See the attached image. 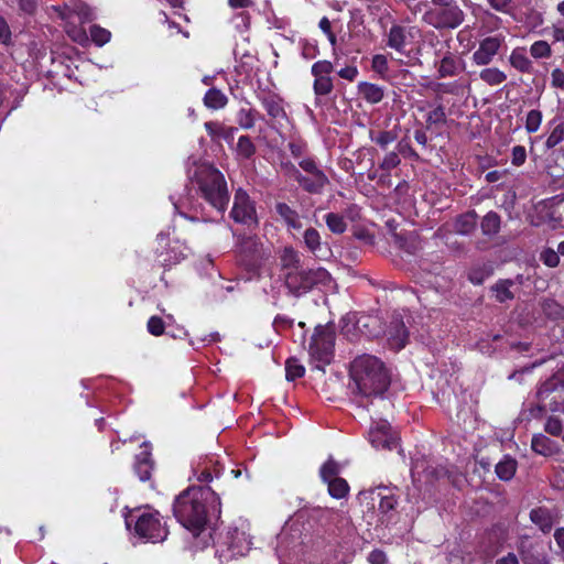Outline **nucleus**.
Instances as JSON below:
<instances>
[{
  "mask_svg": "<svg viewBox=\"0 0 564 564\" xmlns=\"http://www.w3.org/2000/svg\"><path fill=\"white\" fill-rule=\"evenodd\" d=\"M221 503L208 486L192 487L180 494L173 505L177 521L194 536H198L209 519L219 518Z\"/></svg>",
  "mask_w": 564,
  "mask_h": 564,
  "instance_id": "nucleus-1",
  "label": "nucleus"
},
{
  "mask_svg": "<svg viewBox=\"0 0 564 564\" xmlns=\"http://www.w3.org/2000/svg\"><path fill=\"white\" fill-rule=\"evenodd\" d=\"M350 378L356 386V392L366 399L381 398L391 383L390 371L383 361L367 354L354 359Z\"/></svg>",
  "mask_w": 564,
  "mask_h": 564,
  "instance_id": "nucleus-2",
  "label": "nucleus"
},
{
  "mask_svg": "<svg viewBox=\"0 0 564 564\" xmlns=\"http://www.w3.org/2000/svg\"><path fill=\"white\" fill-rule=\"evenodd\" d=\"M187 174L192 188L221 217L229 202L221 172L207 163H194V167L187 169Z\"/></svg>",
  "mask_w": 564,
  "mask_h": 564,
  "instance_id": "nucleus-3",
  "label": "nucleus"
},
{
  "mask_svg": "<svg viewBox=\"0 0 564 564\" xmlns=\"http://www.w3.org/2000/svg\"><path fill=\"white\" fill-rule=\"evenodd\" d=\"M134 523V533L142 540L156 543L167 536V530L161 522L160 513L151 510H138L126 516L128 529Z\"/></svg>",
  "mask_w": 564,
  "mask_h": 564,
  "instance_id": "nucleus-4",
  "label": "nucleus"
},
{
  "mask_svg": "<svg viewBox=\"0 0 564 564\" xmlns=\"http://www.w3.org/2000/svg\"><path fill=\"white\" fill-rule=\"evenodd\" d=\"M283 276L289 293L295 297L308 293L314 286L325 285L330 281V274L324 268H301L285 272Z\"/></svg>",
  "mask_w": 564,
  "mask_h": 564,
  "instance_id": "nucleus-5",
  "label": "nucleus"
},
{
  "mask_svg": "<svg viewBox=\"0 0 564 564\" xmlns=\"http://www.w3.org/2000/svg\"><path fill=\"white\" fill-rule=\"evenodd\" d=\"M250 545L251 540L247 532V525L242 524L240 529L229 528L223 541L217 544L216 555L221 563L227 564L236 557L245 556L249 552Z\"/></svg>",
  "mask_w": 564,
  "mask_h": 564,
  "instance_id": "nucleus-6",
  "label": "nucleus"
},
{
  "mask_svg": "<svg viewBox=\"0 0 564 564\" xmlns=\"http://www.w3.org/2000/svg\"><path fill=\"white\" fill-rule=\"evenodd\" d=\"M422 20L437 30L456 29L464 22L465 13L457 4L445 6L425 11Z\"/></svg>",
  "mask_w": 564,
  "mask_h": 564,
  "instance_id": "nucleus-7",
  "label": "nucleus"
},
{
  "mask_svg": "<svg viewBox=\"0 0 564 564\" xmlns=\"http://www.w3.org/2000/svg\"><path fill=\"white\" fill-rule=\"evenodd\" d=\"M335 333L333 327L318 325L312 336L308 352L312 359L327 365L334 356Z\"/></svg>",
  "mask_w": 564,
  "mask_h": 564,
  "instance_id": "nucleus-8",
  "label": "nucleus"
},
{
  "mask_svg": "<svg viewBox=\"0 0 564 564\" xmlns=\"http://www.w3.org/2000/svg\"><path fill=\"white\" fill-rule=\"evenodd\" d=\"M299 167L306 173L301 172L302 189L310 194H321L329 181L316 161L311 156L302 158L299 160Z\"/></svg>",
  "mask_w": 564,
  "mask_h": 564,
  "instance_id": "nucleus-9",
  "label": "nucleus"
},
{
  "mask_svg": "<svg viewBox=\"0 0 564 564\" xmlns=\"http://www.w3.org/2000/svg\"><path fill=\"white\" fill-rule=\"evenodd\" d=\"M295 522H286L276 536V554L280 558L297 556L302 550V538L299 528H294Z\"/></svg>",
  "mask_w": 564,
  "mask_h": 564,
  "instance_id": "nucleus-10",
  "label": "nucleus"
},
{
  "mask_svg": "<svg viewBox=\"0 0 564 564\" xmlns=\"http://www.w3.org/2000/svg\"><path fill=\"white\" fill-rule=\"evenodd\" d=\"M505 37L502 35L486 36L479 42L477 50L473 53V62L477 66H486L490 64L495 56L499 53Z\"/></svg>",
  "mask_w": 564,
  "mask_h": 564,
  "instance_id": "nucleus-11",
  "label": "nucleus"
},
{
  "mask_svg": "<svg viewBox=\"0 0 564 564\" xmlns=\"http://www.w3.org/2000/svg\"><path fill=\"white\" fill-rule=\"evenodd\" d=\"M230 216L236 223L243 225H252L257 223L254 206L245 191L238 189L236 192Z\"/></svg>",
  "mask_w": 564,
  "mask_h": 564,
  "instance_id": "nucleus-12",
  "label": "nucleus"
},
{
  "mask_svg": "<svg viewBox=\"0 0 564 564\" xmlns=\"http://www.w3.org/2000/svg\"><path fill=\"white\" fill-rule=\"evenodd\" d=\"M237 248L250 265H256L270 254L256 236H243L239 238Z\"/></svg>",
  "mask_w": 564,
  "mask_h": 564,
  "instance_id": "nucleus-13",
  "label": "nucleus"
},
{
  "mask_svg": "<svg viewBox=\"0 0 564 564\" xmlns=\"http://www.w3.org/2000/svg\"><path fill=\"white\" fill-rule=\"evenodd\" d=\"M369 440L373 447L393 449L398 446V438L392 434L387 421L376 422L369 431Z\"/></svg>",
  "mask_w": 564,
  "mask_h": 564,
  "instance_id": "nucleus-14",
  "label": "nucleus"
},
{
  "mask_svg": "<svg viewBox=\"0 0 564 564\" xmlns=\"http://www.w3.org/2000/svg\"><path fill=\"white\" fill-rule=\"evenodd\" d=\"M142 451L135 456L134 471L141 481H148L151 478L154 468V462L151 457V445L143 442Z\"/></svg>",
  "mask_w": 564,
  "mask_h": 564,
  "instance_id": "nucleus-15",
  "label": "nucleus"
},
{
  "mask_svg": "<svg viewBox=\"0 0 564 564\" xmlns=\"http://www.w3.org/2000/svg\"><path fill=\"white\" fill-rule=\"evenodd\" d=\"M59 18L65 21V32L77 44L86 46L89 43V36L85 29L77 26L75 21L72 20V14L65 11L59 12Z\"/></svg>",
  "mask_w": 564,
  "mask_h": 564,
  "instance_id": "nucleus-16",
  "label": "nucleus"
},
{
  "mask_svg": "<svg viewBox=\"0 0 564 564\" xmlns=\"http://www.w3.org/2000/svg\"><path fill=\"white\" fill-rule=\"evenodd\" d=\"M436 68L440 78L454 77L463 70L464 63L448 53L436 64Z\"/></svg>",
  "mask_w": 564,
  "mask_h": 564,
  "instance_id": "nucleus-17",
  "label": "nucleus"
},
{
  "mask_svg": "<svg viewBox=\"0 0 564 564\" xmlns=\"http://www.w3.org/2000/svg\"><path fill=\"white\" fill-rule=\"evenodd\" d=\"M205 129L214 141L223 139L229 144L234 142L238 130L236 127H228L217 121L205 122Z\"/></svg>",
  "mask_w": 564,
  "mask_h": 564,
  "instance_id": "nucleus-18",
  "label": "nucleus"
},
{
  "mask_svg": "<svg viewBox=\"0 0 564 564\" xmlns=\"http://www.w3.org/2000/svg\"><path fill=\"white\" fill-rule=\"evenodd\" d=\"M388 336L391 346L400 350L405 346L409 333L401 319L393 318L388 329Z\"/></svg>",
  "mask_w": 564,
  "mask_h": 564,
  "instance_id": "nucleus-19",
  "label": "nucleus"
},
{
  "mask_svg": "<svg viewBox=\"0 0 564 564\" xmlns=\"http://www.w3.org/2000/svg\"><path fill=\"white\" fill-rule=\"evenodd\" d=\"M262 107L265 109L268 116L273 119L285 117V111L282 106V100L276 95L271 93L261 94L259 96Z\"/></svg>",
  "mask_w": 564,
  "mask_h": 564,
  "instance_id": "nucleus-20",
  "label": "nucleus"
},
{
  "mask_svg": "<svg viewBox=\"0 0 564 564\" xmlns=\"http://www.w3.org/2000/svg\"><path fill=\"white\" fill-rule=\"evenodd\" d=\"M531 448L542 456H552L558 452L557 443L543 434H536L532 437Z\"/></svg>",
  "mask_w": 564,
  "mask_h": 564,
  "instance_id": "nucleus-21",
  "label": "nucleus"
},
{
  "mask_svg": "<svg viewBox=\"0 0 564 564\" xmlns=\"http://www.w3.org/2000/svg\"><path fill=\"white\" fill-rule=\"evenodd\" d=\"M57 11H58V13L61 11L70 13L72 20L75 21V18H77V20L80 24L89 23L97 18L95 10L93 8H90L88 4L83 3V2L75 4V7L73 9L65 7V8H58Z\"/></svg>",
  "mask_w": 564,
  "mask_h": 564,
  "instance_id": "nucleus-22",
  "label": "nucleus"
},
{
  "mask_svg": "<svg viewBox=\"0 0 564 564\" xmlns=\"http://www.w3.org/2000/svg\"><path fill=\"white\" fill-rule=\"evenodd\" d=\"M358 93L369 104H378L384 97V90L381 86L368 82L358 84Z\"/></svg>",
  "mask_w": 564,
  "mask_h": 564,
  "instance_id": "nucleus-23",
  "label": "nucleus"
},
{
  "mask_svg": "<svg viewBox=\"0 0 564 564\" xmlns=\"http://www.w3.org/2000/svg\"><path fill=\"white\" fill-rule=\"evenodd\" d=\"M509 62L512 67H514L520 73H531L533 69V64L527 55V50L524 47H516L512 50Z\"/></svg>",
  "mask_w": 564,
  "mask_h": 564,
  "instance_id": "nucleus-24",
  "label": "nucleus"
},
{
  "mask_svg": "<svg viewBox=\"0 0 564 564\" xmlns=\"http://www.w3.org/2000/svg\"><path fill=\"white\" fill-rule=\"evenodd\" d=\"M530 519L544 533L550 532L553 528V514L545 508L532 509L530 512Z\"/></svg>",
  "mask_w": 564,
  "mask_h": 564,
  "instance_id": "nucleus-25",
  "label": "nucleus"
},
{
  "mask_svg": "<svg viewBox=\"0 0 564 564\" xmlns=\"http://www.w3.org/2000/svg\"><path fill=\"white\" fill-rule=\"evenodd\" d=\"M477 214L471 210L458 216L454 224L453 230L459 235H469L476 227Z\"/></svg>",
  "mask_w": 564,
  "mask_h": 564,
  "instance_id": "nucleus-26",
  "label": "nucleus"
},
{
  "mask_svg": "<svg viewBox=\"0 0 564 564\" xmlns=\"http://www.w3.org/2000/svg\"><path fill=\"white\" fill-rule=\"evenodd\" d=\"M387 45L397 52H404L406 45V32L401 25H392L388 33Z\"/></svg>",
  "mask_w": 564,
  "mask_h": 564,
  "instance_id": "nucleus-27",
  "label": "nucleus"
},
{
  "mask_svg": "<svg viewBox=\"0 0 564 564\" xmlns=\"http://www.w3.org/2000/svg\"><path fill=\"white\" fill-rule=\"evenodd\" d=\"M275 210L278 215L283 219V221L288 225V227L293 229L302 228V223L300 219V215L295 209L289 206L285 203H278L275 205Z\"/></svg>",
  "mask_w": 564,
  "mask_h": 564,
  "instance_id": "nucleus-28",
  "label": "nucleus"
},
{
  "mask_svg": "<svg viewBox=\"0 0 564 564\" xmlns=\"http://www.w3.org/2000/svg\"><path fill=\"white\" fill-rule=\"evenodd\" d=\"M258 118H262L261 115L250 107L240 108L236 116L239 127L246 130L253 128Z\"/></svg>",
  "mask_w": 564,
  "mask_h": 564,
  "instance_id": "nucleus-29",
  "label": "nucleus"
},
{
  "mask_svg": "<svg viewBox=\"0 0 564 564\" xmlns=\"http://www.w3.org/2000/svg\"><path fill=\"white\" fill-rule=\"evenodd\" d=\"M228 102L227 96L217 88H210L204 96V105L209 109H221Z\"/></svg>",
  "mask_w": 564,
  "mask_h": 564,
  "instance_id": "nucleus-30",
  "label": "nucleus"
},
{
  "mask_svg": "<svg viewBox=\"0 0 564 564\" xmlns=\"http://www.w3.org/2000/svg\"><path fill=\"white\" fill-rule=\"evenodd\" d=\"M479 78L490 86H498L507 80V75L497 67H488L480 70Z\"/></svg>",
  "mask_w": 564,
  "mask_h": 564,
  "instance_id": "nucleus-31",
  "label": "nucleus"
},
{
  "mask_svg": "<svg viewBox=\"0 0 564 564\" xmlns=\"http://www.w3.org/2000/svg\"><path fill=\"white\" fill-rule=\"evenodd\" d=\"M300 262V256L295 250L292 248H285L283 250L281 256V265L284 273L301 269L302 267Z\"/></svg>",
  "mask_w": 564,
  "mask_h": 564,
  "instance_id": "nucleus-32",
  "label": "nucleus"
},
{
  "mask_svg": "<svg viewBox=\"0 0 564 564\" xmlns=\"http://www.w3.org/2000/svg\"><path fill=\"white\" fill-rule=\"evenodd\" d=\"M378 496L380 497L378 510L382 514H388L390 511H393L397 506L395 496L387 488H380L378 491Z\"/></svg>",
  "mask_w": 564,
  "mask_h": 564,
  "instance_id": "nucleus-33",
  "label": "nucleus"
},
{
  "mask_svg": "<svg viewBox=\"0 0 564 564\" xmlns=\"http://www.w3.org/2000/svg\"><path fill=\"white\" fill-rule=\"evenodd\" d=\"M517 462L511 457H505L496 465V474L501 480H510L516 473Z\"/></svg>",
  "mask_w": 564,
  "mask_h": 564,
  "instance_id": "nucleus-34",
  "label": "nucleus"
},
{
  "mask_svg": "<svg viewBox=\"0 0 564 564\" xmlns=\"http://www.w3.org/2000/svg\"><path fill=\"white\" fill-rule=\"evenodd\" d=\"M500 229V216L495 212L487 213L481 220V230L484 235H496Z\"/></svg>",
  "mask_w": 564,
  "mask_h": 564,
  "instance_id": "nucleus-35",
  "label": "nucleus"
},
{
  "mask_svg": "<svg viewBox=\"0 0 564 564\" xmlns=\"http://www.w3.org/2000/svg\"><path fill=\"white\" fill-rule=\"evenodd\" d=\"M325 221L328 229L336 235H340L346 231L347 223L345 216L337 213H328L325 215Z\"/></svg>",
  "mask_w": 564,
  "mask_h": 564,
  "instance_id": "nucleus-36",
  "label": "nucleus"
},
{
  "mask_svg": "<svg viewBox=\"0 0 564 564\" xmlns=\"http://www.w3.org/2000/svg\"><path fill=\"white\" fill-rule=\"evenodd\" d=\"M256 153V145L248 135H241L236 145V154L238 158L247 160Z\"/></svg>",
  "mask_w": 564,
  "mask_h": 564,
  "instance_id": "nucleus-37",
  "label": "nucleus"
},
{
  "mask_svg": "<svg viewBox=\"0 0 564 564\" xmlns=\"http://www.w3.org/2000/svg\"><path fill=\"white\" fill-rule=\"evenodd\" d=\"M513 285L511 280H500L494 286L492 291L495 292L496 300L500 303L512 300L513 294L510 288Z\"/></svg>",
  "mask_w": 564,
  "mask_h": 564,
  "instance_id": "nucleus-38",
  "label": "nucleus"
},
{
  "mask_svg": "<svg viewBox=\"0 0 564 564\" xmlns=\"http://www.w3.org/2000/svg\"><path fill=\"white\" fill-rule=\"evenodd\" d=\"M369 138L372 142L378 144L381 149H386L389 144L395 141L397 133L390 130L376 132L369 131Z\"/></svg>",
  "mask_w": 564,
  "mask_h": 564,
  "instance_id": "nucleus-39",
  "label": "nucleus"
},
{
  "mask_svg": "<svg viewBox=\"0 0 564 564\" xmlns=\"http://www.w3.org/2000/svg\"><path fill=\"white\" fill-rule=\"evenodd\" d=\"M328 486V492L333 498L341 499L349 490V486L344 478H335L326 482Z\"/></svg>",
  "mask_w": 564,
  "mask_h": 564,
  "instance_id": "nucleus-40",
  "label": "nucleus"
},
{
  "mask_svg": "<svg viewBox=\"0 0 564 564\" xmlns=\"http://www.w3.org/2000/svg\"><path fill=\"white\" fill-rule=\"evenodd\" d=\"M341 470V466L334 459H328L321 467L319 474L324 482L339 478L338 475Z\"/></svg>",
  "mask_w": 564,
  "mask_h": 564,
  "instance_id": "nucleus-41",
  "label": "nucleus"
},
{
  "mask_svg": "<svg viewBox=\"0 0 564 564\" xmlns=\"http://www.w3.org/2000/svg\"><path fill=\"white\" fill-rule=\"evenodd\" d=\"M543 313L553 319L562 318L564 315V307L552 299H545L541 303Z\"/></svg>",
  "mask_w": 564,
  "mask_h": 564,
  "instance_id": "nucleus-42",
  "label": "nucleus"
},
{
  "mask_svg": "<svg viewBox=\"0 0 564 564\" xmlns=\"http://www.w3.org/2000/svg\"><path fill=\"white\" fill-rule=\"evenodd\" d=\"M530 54L535 59L550 58L552 56V48L546 41L539 40L531 44Z\"/></svg>",
  "mask_w": 564,
  "mask_h": 564,
  "instance_id": "nucleus-43",
  "label": "nucleus"
},
{
  "mask_svg": "<svg viewBox=\"0 0 564 564\" xmlns=\"http://www.w3.org/2000/svg\"><path fill=\"white\" fill-rule=\"evenodd\" d=\"M89 41L91 40L97 46H104L111 39L110 31L99 26L93 25L89 29Z\"/></svg>",
  "mask_w": 564,
  "mask_h": 564,
  "instance_id": "nucleus-44",
  "label": "nucleus"
},
{
  "mask_svg": "<svg viewBox=\"0 0 564 564\" xmlns=\"http://www.w3.org/2000/svg\"><path fill=\"white\" fill-rule=\"evenodd\" d=\"M305 373V368L302 366L295 358H290L285 364V377L286 380L293 381L303 377Z\"/></svg>",
  "mask_w": 564,
  "mask_h": 564,
  "instance_id": "nucleus-45",
  "label": "nucleus"
},
{
  "mask_svg": "<svg viewBox=\"0 0 564 564\" xmlns=\"http://www.w3.org/2000/svg\"><path fill=\"white\" fill-rule=\"evenodd\" d=\"M333 87V80L329 76H314L313 89L315 95H328L332 93Z\"/></svg>",
  "mask_w": 564,
  "mask_h": 564,
  "instance_id": "nucleus-46",
  "label": "nucleus"
},
{
  "mask_svg": "<svg viewBox=\"0 0 564 564\" xmlns=\"http://www.w3.org/2000/svg\"><path fill=\"white\" fill-rule=\"evenodd\" d=\"M433 90L437 95H443V94L459 95L463 91V85L459 82L436 83L433 86Z\"/></svg>",
  "mask_w": 564,
  "mask_h": 564,
  "instance_id": "nucleus-47",
  "label": "nucleus"
},
{
  "mask_svg": "<svg viewBox=\"0 0 564 564\" xmlns=\"http://www.w3.org/2000/svg\"><path fill=\"white\" fill-rule=\"evenodd\" d=\"M542 122V112L540 110H530L525 118V130L529 133L536 132Z\"/></svg>",
  "mask_w": 564,
  "mask_h": 564,
  "instance_id": "nucleus-48",
  "label": "nucleus"
},
{
  "mask_svg": "<svg viewBox=\"0 0 564 564\" xmlns=\"http://www.w3.org/2000/svg\"><path fill=\"white\" fill-rule=\"evenodd\" d=\"M446 122V112L443 105H437L426 116L427 126L441 124Z\"/></svg>",
  "mask_w": 564,
  "mask_h": 564,
  "instance_id": "nucleus-49",
  "label": "nucleus"
},
{
  "mask_svg": "<svg viewBox=\"0 0 564 564\" xmlns=\"http://www.w3.org/2000/svg\"><path fill=\"white\" fill-rule=\"evenodd\" d=\"M304 242L312 252H316L321 248L319 232L314 228L306 229L304 232Z\"/></svg>",
  "mask_w": 564,
  "mask_h": 564,
  "instance_id": "nucleus-50",
  "label": "nucleus"
},
{
  "mask_svg": "<svg viewBox=\"0 0 564 564\" xmlns=\"http://www.w3.org/2000/svg\"><path fill=\"white\" fill-rule=\"evenodd\" d=\"M564 141V124H557L549 134L545 145L547 149H553Z\"/></svg>",
  "mask_w": 564,
  "mask_h": 564,
  "instance_id": "nucleus-51",
  "label": "nucleus"
},
{
  "mask_svg": "<svg viewBox=\"0 0 564 564\" xmlns=\"http://www.w3.org/2000/svg\"><path fill=\"white\" fill-rule=\"evenodd\" d=\"M401 163V159L399 156V154L394 151H391V152H388L382 161L380 162L379 164V167L384 171V172H390L391 170L395 169L397 166H399Z\"/></svg>",
  "mask_w": 564,
  "mask_h": 564,
  "instance_id": "nucleus-52",
  "label": "nucleus"
},
{
  "mask_svg": "<svg viewBox=\"0 0 564 564\" xmlns=\"http://www.w3.org/2000/svg\"><path fill=\"white\" fill-rule=\"evenodd\" d=\"M185 257H186V254L184 252V248L182 249L181 246L176 245V246L172 247L170 249V251H167L165 253V257L162 259V263L164 265L177 263Z\"/></svg>",
  "mask_w": 564,
  "mask_h": 564,
  "instance_id": "nucleus-53",
  "label": "nucleus"
},
{
  "mask_svg": "<svg viewBox=\"0 0 564 564\" xmlns=\"http://www.w3.org/2000/svg\"><path fill=\"white\" fill-rule=\"evenodd\" d=\"M371 68L383 78L389 69L387 56L383 54L373 55L371 61Z\"/></svg>",
  "mask_w": 564,
  "mask_h": 564,
  "instance_id": "nucleus-54",
  "label": "nucleus"
},
{
  "mask_svg": "<svg viewBox=\"0 0 564 564\" xmlns=\"http://www.w3.org/2000/svg\"><path fill=\"white\" fill-rule=\"evenodd\" d=\"M490 275V271L486 267H475L470 269L468 273V280L475 284H481L488 276Z\"/></svg>",
  "mask_w": 564,
  "mask_h": 564,
  "instance_id": "nucleus-55",
  "label": "nucleus"
},
{
  "mask_svg": "<svg viewBox=\"0 0 564 564\" xmlns=\"http://www.w3.org/2000/svg\"><path fill=\"white\" fill-rule=\"evenodd\" d=\"M282 173L292 180H295L301 186V171L291 161H282L280 164Z\"/></svg>",
  "mask_w": 564,
  "mask_h": 564,
  "instance_id": "nucleus-56",
  "label": "nucleus"
},
{
  "mask_svg": "<svg viewBox=\"0 0 564 564\" xmlns=\"http://www.w3.org/2000/svg\"><path fill=\"white\" fill-rule=\"evenodd\" d=\"M544 430L553 436H561L563 434V423L557 416L547 417Z\"/></svg>",
  "mask_w": 564,
  "mask_h": 564,
  "instance_id": "nucleus-57",
  "label": "nucleus"
},
{
  "mask_svg": "<svg viewBox=\"0 0 564 564\" xmlns=\"http://www.w3.org/2000/svg\"><path fill=\"white\" fill-rule=\"evenodd\" d=\"M540 259L546 267L550 268H555L560 263V257L557 251L551 248L544 249L540 254Z\"/></svg>",
  "mask_w": 564,
  "mask_h": 564,
  "instance_id": "nucleus-58",
  "label": "nucleus"
},
{
  "mask_svg": "<svg viewBox=\"0 0 564 564\" xmlns=\"http://www.w3.org/2000/svg\"><path fill=\"white\" fill-rule=\"evenodd\" d=\"M333 64L329 61H318L312 66V75L313 76H329L333 72Z\"/></svg>",
  "mask_w": 564,
  "mask_h": 564,
  "instance_id": "nucleus-59",
  "label": "nucleus"
},
{
  "mask_svg": "<svg viewBox=\"0 0 564 564\" xmlns=\"http://www.w3.org/2000/svg\"><path fill=\"white\" fill-rule=\"evenodd\" d=\"M148 332L153 336H160L164 333V322L159 316H151L147 325Z\"/></svg>",
  "mask_w": 564,
  "mask_h": 564,
  "instance_id": "nucleus-60",
  "label": "nucleus"
},
{
  "mask_svg": "<svg viewBox=\"0 0 564 564\" xmlns=\"http://www.w3.org/2000/svg\"><path fill=\"white\" fill-rule=\"evenodd\" d=\"M527 160V151L522 145H516L512 148L511 163L514 166H521Z\"/></svg>",
  "mask_w": 564,
  "mask_h": 564,
  "instance_id": "nucleus-61",
  "label": "nucleus"
},
{
  "mask_svg": "<svg viewBox=\"0 0 564 564\" xmlns=\"http://www.w3.org/2000/svg\"><path fill=\"white\" fill-rule=\"evenodd\" d=\"M12 33L7 20L0 14V43L8 45L11 42Z\"/></svg>",
  "mask_w": 564,
  "mask_h": 564,
  "instance_id": "nucleus-62",
  "label": "nucleus"
},
{
  "mask_svg": "<svg viewBox=\"0 0 564 564\" xmlns=\"http://www.w3.org/2000/svg\"><path fill=\"white\" fill-rule=\"evenodd\" d=\"M488 4L497 12L509 13L512 0H487Z\"/></svg>",
  "mask_w": 564,
  "mask_h": 564,
  "instance_id": "nucleus-63",
  "label": "nucleus"
},
{
  "mask_svg": "<svg viewBox=\"0 0 564 564\" xmlns=\"http://www.w3.org/2000/svg\"><path fill=\"white\" fill-rule=\"evenodd\" d=\"M552 37L554 42L564 43V20H560L552 25Z\"/></svg>",
  "mask_w": 564,
  "mask_h": 564,
  "instance_id": "nucleus-64",
  "label": "nucleus"
}]
</instances>
